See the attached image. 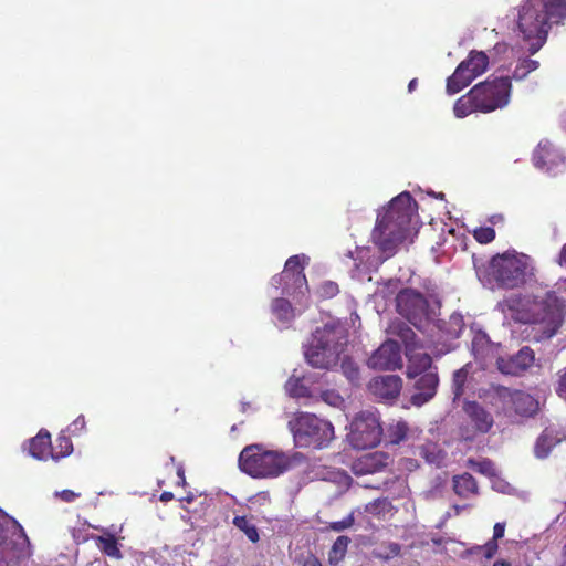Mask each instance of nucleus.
Returning a JSON list of instances; mask_svg holds the SVG:
<instances>
[{"label": "nucleus", "instance_id": "obj_1", "mask_svg": "<svg viewBox=\"0 0 566 566\" xmlns=\"http://www.w3.org/2000/svg\"><path fill=\"white\" fill-rule=\"evenodd\" d=\"M417 219V202L409 192L403 191L395 197L388 209L378 214L371 239L378 248L381 256L373 259L369 247H360L356 250V256L349 252L355 261L376 268L388 258L392 256L400 243L408 237Z\"/></svg>", "mask_w": 566, "mask_h": 566}, {"label": "nucleus", "instance_id": "obj_2", "mask_svg": "<svg viewBox=\"0 0 566 566\" xmlns=\"http://www.w3.org/2000/svg\"><path fill=\"white\" fill-rule=\"evenodd\" d=\"M506 316L522 324H541L545 338H552L563 324V303L552 291L537 295H512L499 302Z\"/></svg>", "mask_w": 566, "mask_h": 566}, {"label": "nucleus", "instance_id": "obj_3", "mask_svg": "<svg viewBox=\"0 0 566 566\" xmlns=\"http://www.w3.org/2000/svg\"><path fill=\"white\" fill-rule=\"evenodd\" d=\"M566 19L565 0H526L518 11L517 27L535 54L546 42L552 23Z\"/></svg>", "mask_w": 566, "mask_h": 566}, {"label": "nucleus", "instance_id": "obj_4", "mask_svg": "<svg viewBox=\"0 0 566 566\" xmlns=\"http://www.w3.org/2000/svg\"><path fill=\"white\" fill-rule=\"evenodd\" d=\"M303 459L304 455L300 452L287 454L282 451L265 450L261 444H250L241 451L239 467L252 478L272 479L284 474Z\"/></svg>", "mask_w": 566, "mask_h": 566}, {"label": "nucleus", "instance_id": "obj_5", "mask_svg": "<svg viewBox=\"0 0 566 566\" xmlns=\"http://www.w3.org/2000/svg\"><path fill=\"white\" fill-rule=\"evenodd\" d=\"M346 345V329L339 322L331 321L314 331L304 346V356L312 367L329 369L338 364Z\"/></svg>", "mask_w": 566, "mask_h": 566}, {"label": "nucleus", "instance_id": "obj_6", "mask_svg": "<svg viewBox=\"0 0 566 566\" xmlns=\"http://www.w3.org/2000/svg\"><path fill=\"white\" fill-rule=\"evenodd\" d=\"M31 554L30 539L21 524L0 510V566H18Z\"/></svg>", "mask_w": 566, "mask_h": 566}, {"label": "nucleus", "instance_id": "obj_7", "mask_svg": "<svg viewBox=\"0 0 566 566\" xmlns=\"http://www.w3.org/2000/svg\"><path fill=\"white\" fill-rule=\"evenodd\" d=\"M492 277L505 289H515L534 275V268L530 256L518 253H503L492 258L490 263Z\"/></svg>", "mask_w": 566, "mask_h": 566}, {"label": "nucleus", "instance_id": "obj_8", "mask_svg": "<svg viewBox=\"0 0 566 566\" xmlns=\"http://www.w3.org/2000/svg\"><path fill=\"white\" fill-rule=\"evenodd\" d=\"M295 446L298 448L322 449L334 439V427L327 420L313 413L301 412L289 421Z\"/></svg>", "mask_w": 566, "mask_h": 566}, {"label": "nucleus", "instance_id": "obj_9", "mask_svg": "<svg viewBox=\"0 0 566 566\" xmlns=\"http://www.w3.org/2000/svg\"><path fill=\"white\" fill-rule=\"evenodd\" d=\"M511 88L512 84L510 77L501 76L479 83L470 91L479 112L491 113L509 105Z\"/></svg>", "mask_w": 566, "mask_h": 566}, {"label": "nucleus", "instance_id": "obj_10", "mask_svg": "<svg viewBox=\"0 0 566 566\" xmlns=\"http://www.w3.org/2000/svg\"><path fill=\"white\" fill-rule=\"evenodd\" d=\"M396 301L398 313L421 332H424L436 317L434 308L430 307L424 296L417 291L402 290Z\"/></svg>", "mask_w": 566, "mask_h": 566}, {"label": "nucleus", "instance_id": "obj_11", "mask_svg": "<svg viewBox=\"0 0 566 566\" xmlns=\"http://www.w3.org/2000/svg\"><path fill=\"white\" fill-rule=\"evenodd\" d=\"M382 428L379 417L371 410L360 411L350 423L348 440L355 449H371L379 444Z\"/></svg>", "mask_w": 566, "mask_h": 566}, {"label": "nucleus", "instance_id": "obj_12", "mask_svg": "<svg viewBox=\"0 0 566 566\" xmlns=\"http://www.w3.org/2000/svg\"><path fill=\"white\" fill-rule=\"evenodd\" d=\"M489 64V57L483 51H471L454 73L448 77L446 91L449 95L459 93L469 86L478 76L482 75Z\"/></svg>", "mask_w": 566, "mask_h": 566}, {"label": "nucleus", "instance_id": "obj_13", "mask_svg": "<svg viewBox=\"0 0 566 566\" xmlns=\"http://www.w3.org/2000/svg\"><path fill=\"white\" fill-rule=\"evenodd\" d=\"M491 398L493 403H501L504 411L513 410L520 416H533L538 409V401L530 394L500 385L492 387Z\"/></svg>", "mask_w": 566, "mask_h": 566}, {"label": "nucleus", "instance_id": "obj_14", "mask_svg": "<svg viewBox=\"0 0 566 566\" xmlns=\"http://www.w3.org/2000/svg\"><path fill=\"white\" fill-rule=\"evenodd\" d=\"M534 350L524 346L516 354L497 357L496 368L503 375L520 376L534 364Z\"/></svg>", "mask_w": 566, "mask_h": 566}, {"label": "nucleus", "instance_id": "obj_15", "mask_svg": "<svg viewBox=\"0 0 566 566\" xmlns=\"http://www.w3.org/2000/svg\"><path fill=\"white\" fill-rule=\"evenodd\" d=\"M533 163L538 169L555 175L562 171L565 156L551 142L542 140L534 151Z\"/></svg>", "mask_w": 566, "mask_h": 566}, {"label": "nucleus", "instance_id": "obj_16", "mask_svg": "<svg viewBox=\"0 0 566 566\" xmlns=\"http://www.w3.org/2000/svg\"><path fill=\"white\" fill-rule=\"evenodd\" d=\"M373 369H396L402 365L400 346L396 340L385 342L367 361Z\"/></svg>", "mask_w": 566, "mask_h": 566}, {"label": "nucleus", "instance_id": "obj_17", "mask_svg": "<svg viewBox=\"0 0 566 566\" xmlns=\"http://www.w3.org/2000/svg\"><path fill=\"white\" fill-rule=\"evenodd\" d=\"M415 379L413 392L410 396V402L413 406L420 407L434 397L439 378L437 373L430 370Z\"/></svg>", "mask_w": 566, "mask_h": 566}, {"label": "nucleus", "instance_id": "obj_18", "mask_svg": "<svg viewBox=\"0 0 566 566\" xmlns=\"http://www.w3.org/2000/svg\"><path fill=\"white\" fill-rule=\"evenodd\" d=\"M402 380L397 375H385L374 378L369 382L371 394L386 401L395 400L401 390Z\"/></svg>", "mask_w": 566, "mask_h": 566}, {"label": "nucleus", "instance_id": "obj_19", "mask_svg": "<svg viewBox=\"0 0 566 566\" xmlns=\"http://www.w3.org/2000/svg\"><path fill=\"white\" fill-rule=\"evenodd\" d=\"M301 259L305 260L307 258L305 255H293L285 262L284 276L292 275L293 284L290 285L289 282H286V285L282 287L283 294L291 295L296 291L303 293V289L307 291V281L303 273L304 266L301 263Z\"/></svg>", "mask_w": 566, "mask_h": 566}, {"label": "nucleus", "instance_id": "obj_20", "mask_svg": "<svg viewBox=\"0 0 566 566\" xmlns=\"http://www.w3.org/2000/svg\"><path fill=\"white\" fill-rule=\"evenodd\" d=\"M464 411L480 432H488L493 426V417L475 401H468Z\"/></svg>", "mask_w": 566, "mask_h": 566}, {"label": "nucleus", "instance_id": "obj_21", "mask_svg": "<svg viewBox=\"0 0 566 566\" xmlns=\"http://www.w3.org/2000/svg\"><path fill=\"white\" fill-rule=\"evenodd\" d=\"M408 356L409 364L407 367V376L409 378H417L418 376L423 375L424 373H429L428 370L431 368L432 359L431 356L427 353H418L416 349H411L410 352H406Z\"/></svg>", "mask_w": 566, "mask_h": 566}, {"label": "nucleus", "instance_id": "obj_22", "mask_svg": "<svg viewBox=\"0 0 566 566\" xmlns=\"http://www.w3.org/2000/svg\"><path fill=\"white\" fill-rule=\"evenodd\" d=\"M51 434L42 429L30 440L29 452L38 460H48L51 458Z\"/></svg>", "mask_w": 566, "mask_h": 566}, {"label": "nucleus", "instance_id": "obj_23", "mask_svg": "<svg viewBox=\"0 0 566 566\" xmlns=\"http://www.w3.org/2000/svg\"><path fill=\"white\" fill-rule=\"evenodd\" d=\"M562 437L552 428H546L542 434L537 438L534 453L538 459H545L548 457L553 447L562 441Z\"/></svg>", "mask_w": 566, "mask_h": 566}, {"label": "nucleus", "instance_id": "obj_24", "mask_svg": "<svg viewBox=\"0 0 566 566\" xmlns=\"http://www.w3.org/2000/svg\"><path fill=\"white\" fill-rule=\"evenodd\" d=\"M388 333L390 335L397 336L401 339V342L406 346V352H410L411 349H417V344L415 342L416 334L405 322H401V321L392 322L388 328Z\"/></svg>", "mask_w": 566, "mask_h": 566}, {"label": "nucleus", "instance_id": "obj_25", "mask_svg": "<svg viewBox=\"0 0 566 566\" xmlns=\"http://www.w3.org/2000/svg\"><path fill=\"white\" fill-rule=\"evenodd\" d=\"M453 490L460 497L468 499L478 493V484L471 474L463 473L453 476Z\"/></svg>", "mask_w": 566, "mask_h": 566}, {"label": "nucleus", "instance_id": "obj_26", "mask_svg": "<svg viewBox=\"0 0 566 566\" xmlns=\"http://www.w3.org/2000/svg\"><path fill=\"white\" fill-rule=\"evenodd\" d=\"M419 455L426 460L427 463L436 467H441L446 459V452L433 442H427L419 448Z\"/></svg>", "mask_w": 566, "mask_h": 566}, {"label": "nucleus", "instance_id": "obj_27", "mask_svg": "<svg viewBox=\"0 0 566 566\" xmlns=\"http://www.w3.org/2000/svg\"><path fill=\"white\" fill-rule=\"evenodd\" d=\"M92 538L95 541L98 549L105 555L114 558L120 557V551L116 537L106 533L105 535H93Z\"/></svg>", "mask_w": 566, "mask_h": 566}, {"label": "nucleus", "instance_id": "obj_28", "mask_svg": "<svg viewBox=\"0 0 566 566\" xmlns=\"http://www.w3.org/2000/svg\"><path fill=\"white\" fill-rule=\"evenodd\" d=\"M493 352V345L486 333L478 331L472 338V353L478 359H485Z\"/></svg>", "mask_w": 566, "mask_h": 566}, {"label": "nucleus", "instance_id": "obj_29", "mask_svg": "<svg viewBox=\"0 0 566 566\" xmlns=\"http://www.w3.org/2000/svg\"><path fill=\"white\" fill-rule=\"evenodd\" d=\"M470 374V365H465L462 368L453 373L451 390L453 394V400L459 399L465 391Z\"/></svg>", "mask_w": 566, "mask_h": 566}, {"label": "nucleus", "instance_id": "obj_30", "mask_svg": "<svg viewBox=\"0 0 566 566\" xmlns=\"http://www.w3.org/2000/svg\"><path fill=\"white\" fill-rule=\"evenodd\" d=\"M349 543L350 538L348 536L342 535L336 538L328 553V563L331 565L336 566L344 559Z\"/></svg>", "mask_w": 566, "mask_h": 566}, {"label": "nucleus", "instance_id": "obj_31", "mask_svg": "<svg viewBox=\"0 0 566 566\" xmlns=\"http://www.w3.org/2000/svg\"><path fill=\"white\" fill-rule=\"evenodd\" d=\"M272 313L283 324H286L294 318V310L285 298H276L273 301Z\"/></svg>", "mask_w": 566, "mask_h": 566}, {"label": "nucleus", "instance_id": "obj_32", "mask_svg": "<svg viewBox=\"0 0 566 566\" xmlns=\"http://www.w3.org/2000/svg\"><path fill=\"white\" fill-rule=\"evenodd\" d=\"M51 458L54 460H59L61 458L67 457L73 451V443L71 439L64 434H60L55 439V443H51Z\"/></svg>", "mask_w": 566, "mask_h": 566}, {"label": "nucleus", "instance_id": "obj_33", "mask_svg": "<svg viewBox=\"0 0 566 566\" xmlns=\"http://www.w3.org/2000/svg\"><path fill=\"white\" fill-rule=\"evenodd\" d=\"M453 112L458 118H463L473 112H479L475 107V102L471 96V91L455 102Z\"/></svg>", "mask_w": 566, "mask_h": 566}, {"label": "nucleus", "instance_id": "obj_34", "mask_svg": "<svg viewBox=\"0 0 566 566\" xmlns=\"http://www.w3.org/2000/svg\"><path fill=\"white\" fill-rule=\"evenodd\" d=\"M233 525L242 531L252 543L259 541L258 528L247 516H235L233 518Z\"/></svg>", "mask_w": 566, "mask_h": 566}, {"label": "nucleus", "instance_id": "obj_35", "mask_svg": "<svg viewBox=\"0 0 566 566\" xmlns=\"http://www.w3.org/2000/svg\"><path fill=\"white\" fill-rule=\"evenodd\" d=\"M285 390L291 397H308L310 390L304 385V379L300 377L292 376L285 384Z\"/></svg>", "mask_w": 566, "mask_h": 566}, {"label": "nucleus", "instance_id": "obj_36", "mask_svg": "<svg viewBox=\"0 0 566 566\" xmlns=\"http://www.w3.org/2000/svg\"><path fill=\"white\" fill-rule=\"evenodd\" d=\"M401 546L398 543L388 542L382 543L377 549L374 551V555L382 560H388L400 554Z\"/></svg>", "mask_w": 566, "mask_h": 566}, {"label": "nucleus", "instance_id": "obj_37", "mask_svg": "<svg viewBox=\"0 0 566 566\" xmlns=\"http://www.w3.org/2000/svg\"><path fill=\"white\" fill-rule=\"evenodd\" d=\"M538 65L539 63L536 60H520L513 72V78L516 81L524 80L527 76V74L535 71L538 67Z\"/></svg>", "mask_w": 566, "mask_h": 566}, {"label": "nucleus", "instance_id": "obj_38", "mask_svg": "<svg viewBox=\"0 0 566 566\" xmlns=\"http://www.w3.org/2000/svg\"><path fill=\"white\" fill-rule=\"evenodd\" d=\"M444 331L450 337H459L463 331L464 322L462 315L453 313L447 323H444Z\"/></svg>", "mask_w": 566, "mask_h": 566}, {"label": "nucleus", "instance_id": "obj_39", "mask_svg": "<svg viewBox=\"0 0 566 566\" xmlns=\"http://www.w3.org/2000/svg\"><path fill=\"white\" fill-rule=\"evenodd\" d=\"M408 426L406 422L391 424L387 430L388 440L392 444H399L407 438Z\"/></svg>", "mask_w": 566, "mask_h": 566}, {"label": "nucleus", "instance_id": "obj_40", "mask_svg": "<svg viewBox=\"0 0 566 566\" xmlns=\"http://www.w3.org/2000/svg\"><path fill=\"white\" fill-rule=\"evenodd\" d=\"M392 510L391 502L388 499H377L368 503L365 511L373 515H385Z\"/></svg>", "mask_w": 566, "mask_h": 566}, {"label": "nucleus", "instance_id": "obj_41", "mask_svg": "<svg viewBox=\"0 0 566 566\" xmlns=\"http://www.w3.org/2000/svg\"><path fill=\"white\" fill-rule=\"evenodd\" d=\"M474 239L480 243H490L495 238V231L490 227H481L473 231Z\"/></svg>", "mask_w": 566, "mask_h": 566}, {"label": "nucleus", "instance_id": "obj_42", "mask_svg": "<svg viewBox=\"0 0 566 566\" xmlns=\"http://www.w3.org/2000/svg\"><path fill=\"white\" fill-rule=\"evenodd\" d=\"M339 289L335 282L326 281L321 284L318 293L322 297L329 298L338 294Z\"/></svg>", "mask_w": 566, "mask_h": 566}, {"label": "nucleus", "instance_id": "obj_43", "mask_svg": "<svg viewBox=\"0 0 566 566\" xmlns=\"http://www.w3.org/2000/svg\"><path fill=\"white\" fill-rule=\"evenodd\" d=\"M321 397L326 403L333 407H339L344 402L342 396L335 390H325L321 394Z\"/></svg>", "mask_w": 566, "mask_h": 566}, {"label": "nucleus", "instance_id": "obj_44", "mask_svg": "<svg viewBox=\"0 0 566 566\" xmlns=\"http://www.w3.org/2000/svg\"><path fill=\"white\" fill-rule=\"evenodd\" d=\"M342 369L349 381H352V382L358 381L359 370L356 366H354V364L352 361L344 360L342 363Z\"/></svg>", "mask_w": 566, "mask_h": 566}, {"label": "nucleus", "instance_id": "obj_45", "mask_svg": "<svg viewBox=\"0 0 566 566\" xmlns=\"http://www.w3.org/2000/svg\"><path fill=\"white\" fill-rule=\"evenodd\" d=\"M355 517L354 513L348 514L345 518L342 521L332 522L329 524V528L335 532H342L345 531L354 525Z\"/></svg>", "mask_w": 566, "mask_h": 566}, {"label": "nucleus", "instance_id": "obj_46", "mask_svg": "<svg viewBox=\"0 0 566 566\" xmlns=\"http://www.w3.org/2000/svg\"><path fill=\"white\" fill-rule=\"evenodd\" d=\"M557 395L566 401V367L557 373Z\"/></svg>", "mask_w": 566, "mask_h": 566}, {"label": "nucleus", "instance_id": "obj_47", "mask_svg": "<svg viewBox=\"0 0 566 566\" xmlns=\"http://www.w3.org/2000/svg\"><path fill=\"white\" fill-rule=\"evenodd\" d=\"M85 418L84 416H78L69 427V431L73 436L80 434L85 429Z\"/></svg>", "mask_w": 566, "mask_h": 566}, {"label": "nucleus", "instance_id": "obj_48", "mask_svg": "<svg viewBox=\"0 0 566 566\" xmlns=\"http://www.w3.org/2000/svg\"><path fill=\"white\" fill-rule=\"evenodd\" d=\"M480 551L484 552V556L490 559L492 558L495 553L497 552V543L495 541L490 539L488 543H485L483 546L478 547Z\"/></svg>", "mask_w": 566, "mask_h": 566}, {"label": "nucleus", "instance_id": "obj_49", "mask_svg": "<svg viewBox=\"0 0 566 566\" xmlns=\"http://www.w3.org/2000/svg\"><path fill=\"white\" fill-rule=\"evenodd\" d=\"M56 495L64 502L71 503L75 501L77 497H80V493H75L72 490H62L61 492L56 493Z\"/></svg>", "mask_w": 566, "mask_h": 566}, {"label": "nucleus", "instance_id": "obj_50", "mask_svg": "<svg viewBox=\"0 0 566 566\" xmlns=\"http://www.w3.org/2000/svg\"><path fill=\"white\" fill-rule=\"evenodd\" d=\"M505 531V524L504 523H496L493 528V538L492 541H497L504 536Z\"/></svg>", "mask_w": 566, "mask_h": 566}, {"label": "nucleus", "instance_id": "obj_51", "mask_svg": "<svg viewBox=\"0 0 566 566\" xmlns=\"http://www.w3.org/2000/svg\"><path fill=\"white\" fill-rule=\"evenodd\" d=\"M478 470L481 473L490 474L493 471V465L490 461H482L478 463Z\"/></svg>", "mask_w": 566, "mask_h": 566}, {"label": "nucleus", "instance_id": "obj_52", "mask_svg": "<svg viewBox=\"0 0 566 566\" xmlns=\"http://www.w3.org/2000/svg\"><path fill=\"white\" fill-rule=\"evenodd\" d=\"M303 566H322V564L314 555H308L304 558Z\"/></svg>", "mask_w": 566, "mask_h": 566}, {"label": "nucleus", "instance_id": "obj_53", "mask_svg": "<svg viewBox=\"0 0 566 566\" xmlns=\"http://www.w3.org/2000/svg\"><path fill=\"white\" fill-rule=\"evenodd\" d=\"M558 263L562 266L566 268V243L563 245L559 255H558Z\"/></svg>", "mask_w": 566, "mask_h": 566}, {"label": "nucleus", "instance_id": "obj_54", "mask_svg": "<svg viewBox=\"0 0 566 566\" xmlns=\"http://www.w3.org/2000/svg\"><path fill=\"white\" fill-rule=\"evenodd\" d=\"M271 284H272L274 287H279L280 285H283V286H284V281H283V279H282L281 274H280V275H275V276H273V277H272V280H271Z\"/></svg>", "mask_w": 566, "mask_h": 566}, {"label": "nucleus", "instance_id": "obj_55", "mask_svg": "<svg viewBox=\"0 0 566 566\" xmlns=\"http://www.w3.org/2000/svg\"><path fill=\"white\" fill-rule=\"evenodd\" d=\"M174 499V494L171 492H164L160 495V501L168 502Z\"/></svg>", "mask_w": 566, "mask_h": 566}, {"label": "nucleus", "instance_id": "obj_56", "mask_svg": "<svg viewBox=\"0 0 566 566\" xmlns=\"http://www.w3.org/2000/svg\"><path fill=\"white\" fill-rule=\"evenodd\" d=\"M417 85H418V81H417V78H412V80L409 82V84H408V92H409V93L413 92V91L416 90Z\"/></svg>", "mask_w": 566, "mask_h": 566}, {"label": "nucleus", "instance_id": "obj_57", "mask_svg": "<svg viewBox=\"0 0 566 566\" xmlns=\"http://www.w3.org/2000/svg\"><path fill=\"white\" fill-rule=\"evenodd\" d=\"M177 475H178V479L182 480V484H186L185 471L181 467L178 468Z\"/></svg>", "mask_w": 566, "mask_h": 566}, {"label": "nucleus", "instance_id": "obj_58", "mask_svg": "<svg viewBox=\"0 0 566 566\" xmlns=\"http://www.w3.org/2000/svg\"><path fill=\"white\" fill-rule=\"evenodd\" d=\"M281 276L284 281V286L286 285V282H289L290 285L293 284V279H292V275H286L284 276V271L281 273Z\"/></svg>", "mask_w": 566, "mask_h": 566}, {"label": "nucleus", "instance_id": "obj_59", "mask_svg": "<svg viewBox=\"0 0 566 566\" xmlns=\"http://www.w3.org/2000/svg\"><path fill=\"white\" fill-rule=\"evenodd\" d=\"M493 566H511V564L505 559H499L493 564Z\"/></svg>", "mask_w": 566, "mask_h": 566}, {"label": "nucleus", "instance_id": "obj_60", "mask_svg": "<svg viewBox=\"0 0 566 566\" xmlns=\"http://www.w3.org/2000/svg\"><path fill=\"white\" fill-rule=\"evenodd\" d=\"M463 509H465V506H460V505L452 506V510L454 511V515H459Z\"/></svg>", "mask_w": 566, "mask_h": 566}, {"label": "nucleus", "instance_id": "obj_61", "mask_svg": "<svg viewBox=\"0 0 566 566\" xmlns=\"http://www.w3.org/2000/svg\"><path fill=\"white\" fill-rule=\"evenodd\" d=\"M181 501H186L187 503H191L193 501V495H187L186 497H182Z\"/></svg>", "mask_w": 566, "mask_h": 566}, {"label": "nucleus", "instance_id": "obj_62", "mask_svg": "<svg viewBox=\"0 0 566 566\" xmlns=\"http://www.w3.org/2000/svg\"><path fill=\"white\" fill-rule=\"evenodd\" d=\"M496 51L501 52L502 50L505 49V45L504 44H496L495 48H494Z\"/></svg>", "mask_w": 566, "mask_h": 566}, {"label": "nucleus", "instance_id": "obj_63", "mask_svg": "<svg viewBox=\"0 0 566 566\" xmlns=\"http://www.w3.org/2000/svg\"><path fill=\"white\" fill-rule=\"evenodd\" d=\"M436 197H437V198H440V199H443L444 195H443L442 192H440V193H438Z\"/></svg>", "mask_w": 566, "mask_h": 566}, {"label": "nucleus", "instance_id": "obj_64", "mask_svg": "<svg viewBox=\"0 0 566 566\" xmlns=\"http://www.w3.org/2000/svg\"><path fill=\"white\" fill-rule=\"evenodd\" d=\"M449 517H451V513H450V512H447V514H446V518H449Z\"/></svg>", "mask_w": 566, "mask_h": 566}]
</instances>
